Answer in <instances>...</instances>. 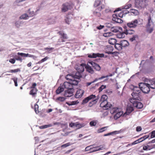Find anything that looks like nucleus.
Wrapping results in <instances>:
<instances>
[{
    "label": "nucleus",
    "instance_id": "33",
    "mask_svg": "<svg viewBox=\"0 0 155 155\" xmlns=\"http://www.w3.org/2000/svg\"><path fill=\"white\" fill-rule=\"evenodd\" d=\"M88 64H89L90 65H91L94 69L97 70V64L96 63L93 61H91L89 62Z\"/></svg>",
    "mask_w": 155,
    "mask_h": 155
},
{
    "label": "nucleus",
    "instance_id": "9",
    "mask_svg": "<svg viewBox=\"0 0 155 155\" xmlns=\"http://www.w3.org/2000/svg\"><path fill=\"white\" fill-rule=\"evenodd\" d=\"M86 64H81L80 65L78 66L77 67H76V68L77 71H74L73 72L72 74H74V73H78L80 75V78L81 77V73L83 72L84 70V68H85Z\"/></svg>",
    "mask_w": 155,
    "mask_h": 155
},
{
    "label": "nucleus",
    "instance_id": "3",
    "mask_svg": "<svg viewBox=\"0 0 155 155\" xmlns=\"http://www.w3.org/2000/svg\"><path fill=\"white\" fill-rule=\"evenodd\" d=\"M110 113L114 114V118L117 120L120 118L123 114V112L120 108L115 107L112 108L110 111Z\"/></svg>",
    "mask_w": 155,
    "mask_h": 155
},
{
    "label": "nucleus",
    "instance_id": "20",
    "mask_svg": "<svg viewBox=\"0 0 155 155\" xmlns=\"http://www.w3.org/2000/svg\"><path fill=\"white\" fill-rule=\"evenodd\" d=\"M104 8V5L100 1L97 0V10L101 11Z\"/></svg>",
    "mask_w": 155,
    "mask_h": 155
},
{
    "label": "nucleus",
    "instance_id": "64",
    "mask_svg": "<svg viewBox=\"0 0 155 155\" xmlns=\"http://www.w3.org/2000/svg\"><path fill=\"white\" fill-rule=\"evenodd\" d=\"M148 147H149V145H147L146 146H144L143 147V150H149Z\"/></svg>",
    "mask_w": 155,
    "mask_h": 155
},
{
    "label": "nucleus",
    "instance_id": "29",
    "mask_svg": "<svg viewBox=\"0 0 155 155\" xmlns=\"http://www.w3.org/2000/svg\"><path fill=\"white\" fill-rule=\"evenodd\" d=\"M64 90V89L62 86L59 87L56 91V93L57 94H60Z\"/></svg>",
    "mask_w": 155,
    "mask_h": 155
},
{
    "label": "nucleus",
    "instance_id": "50",
    "mask_svg": "<svg viewBox=\"0 0 155 155\" xmlns=\"http://www.w3.org/2000/svg\"><path fill=\"white\" fill-rule=\"evenodd\" d=\"M65 22L68 24H69L71 21V19L70 18L67 17L65 19Z\"/></svg>",
    "mask_w": 155,
    "mask_h": 155
},
{
    "label": "nucleus",
    "instance_id": "48",
    "mask_svg": "<svg viewBox=\"0 0 155 155\" xmlns=\"http://www.w3.org/2000/svg\"><path fill=\"white\" fill-rule=\"evenodd\" d=\"M66 98L63 97H59L57 98V100H58L62 102L65 100Z\"/></svg>",
    "mask_w": 155,
    "mask_h": 155
},
{
    "label": "nucleus",
    "instance_id": "36",
    "mask_svg": "<svg viewBox=\"0 0 155 155\" xmlns=\"http://www.w3.org/2000/svg\"><path fill=\"white\" fill-rule=\"evenodd\" d=\"M37 90L35 88H33L30 92V94L31 95L34 96L36 94Z\"/></svg>",
    "mask_w": 155,
    "mask_h": 155
},
{
    "label": "nucleus",
    "instance_id": "51",
    "mask_svg": "<svg viewBox=\"0 0 155 155\" xmlns=\"http://www.w3.org/2000/svg\"><path fill=\"white\" fill-rule=\"evenodd\" d=\"M97 124V122L95 121H92L90 123V124L91 126H95Z\"/></svg>",
    "mask_w": 155,
    "mask_h": 155
},
{
    "label": "nucleus",
    "instance_id": "2",
    "mask_svg": "<svg viewBox=\"0 0 155 155\" xmlns=\"http://www.w3.org/2000/svg\"><path fill=\"white\" fill-rule=\"evenodd\" d=\"M130 89L133 90V92L131 94L132 98L130 99H134V100L141 101L142 100V92L138 87H134L131 85L130 86Z\"/></svg>",
    "mask_w": 155,
    "mask_h": 155
},
{
    "label": "nucleus",
    "instance_id": "21",
    "mask_svg": "<svg viewBox=\"0 0 155 155\" xmlns=\"http://www.w3.org/2000/svg\"><path fill=\"white\" fill-rule=\"evenodd\" d=\"M17 54L18 55H20L22 57H28L32 58L34 57V56L32 55L29 54H25L23 53L18 52L17 53Z\"/></svg>",
    "mask_w": 155,
    "mask_h": 155
},
{
    "label": "nucleus",
    "instance_id": "6",
    "mask_svg": "<svg viewBox=\"0 0 155 155\" xmlns=\"http://www.w3.org/2000/svg\"><path fill=\"white\" fill-rule=\"evenodd\" d=\"M99 102L100 103V107H102L104 110H107L112 106V104L108 102L107 101H103L101 102L99 101Z\"/></svg>",
    "mask_w": 155,
    "mask_h": 155
},
{
    "label": "nucleus",
    "instance_id": "41",
    "mask_svg": "<svg viewBox=\"0 0 155 155\" xmlns=\"http://www.w3.org/2000/svg\"><path fill=\"white\" fill-rule=\"evenodd\" d=\"M113 34L111 32H108L103 34V36L106 37L111 36Z\"/></svg>",
    "mask_w": 155,
    "mask_h": 155
},
{
    "label": "nucleus",
    "instance_id": "23",
    "mask_svg": "<svg viewBox=\"0 0 155 155\" xmlns=\"http://www.w3.org/2000/svg\"><path fill=\"white\" fill-rule=\"evenodd\" d=\"M85 68L87 71L89 73L91 74L93 73L94 71L93 68H92L91 66H90V65H89V64H87V65H86Z\"/></svg>",
    "mask_w": 155,
    "mask_h": 155
},
{
    "label": "nucleus",
    "instance_id": "49",
    "mask_svg": "<svg viewBox=\"0 0 155 155\" xmlns=\"http://www.w3.org/2000/svg\"><path fill=\"white\" fill-rule=\"evenodd\" d=\"M106 85H102L98 89L99 92H100L101 91H102L103 89H104L106 88Z\"/></svg>",
    "mask_w": 155,
    "mask_h": 155
},
{
    "label": "nucleus",
    "instance_id": "40",
    "mask_svg": "<svg viewBox=\"0 0 155 155\" xmlns=\"http://www.w3.org/2000/svg\"><path fill=\"white\" fill-rule=\"evenodd\" d=\"M53 126L52 124H49L48 125H46L44 126H41L39 127V128L41 129H44L47 128L48 127H51Z\"/></svg>",
    "mask_w": 155,
    "mask_h": 155
},
{
    "label": "nucleus",
    "instance_id": "8",
    "mask_svg": "<svg viewBox=\"0 0 155 155\" xmlns=\"http://www.w3.org/2000/svg\"><path fill=\"white\" fill-rule=\"evenodd\" d=\"M130 102L132 103L133 106L138 109H141L143 107V104L137 100H134V99H129Z\"/></svg>",
    "mask_w": 155,
    "mask_h": 155
},
{
    "label": "nucleus",
    "instance_id": "43",
    "mask_svg": "<svg viewBox=\"0 0 155 155\" xmlns=\"http://www.w3.org/2000/svg\"><path fill=\"white\" fill-rule=\"evenodd\" d=\"M20 70L19 68H17L14 70H11L10 71L8 72H11L12 73H15L18 72H20Z\"/></svg>",
    "mask_w": 155,
    "mask_h": 155
},
{
    "label": "nucleus",
    "instance_id": "54",
    "mask_svg": "<svg viewBox=\"0 0 155 155\" xmlns=\"http://www.w3.org/2000/svg\"><path fill=\"white\" fill-rule=\"evenodd\" d=\"M131 6V4H129L127 5H125L124 8H123L125 9H127L129 8Z\"/></svg>",
    "mask_w": 155,
    "mask_h": 155
},
{
    "label": "nucleus",
    "instance_id": "52",
    "mask_svg": "<svg viewBox=\"0 0 155 155\" xmlns=\"http://www.w3.org/2000/svg\"><path fill=\"white\" fill-rule=\"evenodd\" d=\"M138 36L137 35H134L133 36V37L130 38V40L131 41H133L134 40H135L136 38H137Z\"/></svg>",
    "mask_w": 155,
    "mask_h": 155
},
{
    "label": "nucleus",
    "instance_id": "38",
    "mask_svg": "<svg viewBox=\"0 0 155 155\" xmlns=\"http://www.w3.org/2000/svg\"><path fill=\"white\" fill-rule=\"evenodd\" d=\"M110 30L112 32L115 33H117L118 31V27L114 26L110 29Z\"/></svg>",
    "mask_w": 155,
    "mask_h": 155
},
{
    "label": "nucleus",
    "instance_id": "11",
    "mask_svg": "<svg viewBox=\"0 0 155 155\" xmlns=\"http://www.w3.org/2000/svg\"><path fill=\"white\" fill-rule=\"evenodd\" d=\"M113 47L111 45L107 46L105 48V51L106 53L108 54H113L117 53L116 52H112L113 50Z\"/></svg>",
    "mask_w": 155,
    "mask_h": 155
},
{
    "label": "nucleus",
    "instance_id": "32",
    "mask_svg": "<svg viewBox=\"0 0 155 155\" xmlns=\"http://www.w3.org/2000/svg\"><path fill=\"white\" fill-rule=\"evenodd\" d=\"M119 133V131H114L113 132L109 133L107 134H105L104 135V136H108L110 135H113L114 134H117Z\"/></svg>",
    "mask_w": 155,
    "mask_h": 155
},
{
    "label": "nucleus",
    "instance_id": "24",
    "mask_svg": "<svg viewBox=\"0 0 155 155\" xmlns=\"http://www.w3.org/2000/svg\"><path fill=\"white\" fill-rule=\"evenodd\" d=\"M154 26H146V31L149 33H151L153 30Z\"/></svg>",
    "mask_w": 155,
    "mask_h": 155
},
{
    "label": "nucleus",
    "instance_id": "26",
    "mask_svg": "<svg viewBox=\"0 0 155 155\" xmlns=\"http://www.w3.org/2000/svg\"><path fill=\"white\" fill-rule=\"evenodd\" d=\"M29 17V16L26 13L24 14L21 15L19 17L21 19L27 20Z\"/></svg>",
    "mask_w": 155,
    "mask_h": 155
},
{
    "label": "nucleus",
    "instance_id": "44",
    "mask_svg": "<svg viewBox=\"0 0 155 155\" xmlns=\"http://www.w3.org/2000/svg\"><path fill=\"white\" fill-rule=\"evenodd\" d=\"M106 128L107 127H104L100 129L97 130V133H100L106 130Z\"/></svg>",
    "mask_w": 155,
    "mask_h": 155
},
{
    "label": "nucleus",
    "instance_id": "18",
    "mask_svg": "<svg viewBox=\"0 0 155 155\" xmlns=\"http://www.w3.org/2000/svg\"><path fill=\"white\" fill-rule=\"evenodd\" d=\"M113 20L115 21L117 23H121L123 22V20L120 18H119L118 17L117 15V14L113 15Z\"/></svg>",
    "mask_w": 155,
    "mask_h": 155
},
{
    "label": "nucleus",
    "instance_id": "45",
    "mask_svg": "<svg viewBox=\"0 0 155 155\" xmlns=\"http://www.w3.org/2000/svg\"><path fill=\"white\" fill-rule=\"evenodd\" d=\"M34 108H35V110L36 113V114H38L39 113L38 111V105L37 104H35L34 106Z\"/></svg>",
    "mask_w": 155,
    "mask_h": 155
},
{
    "label": "nucleus",
    "instance_id": "63",
    "mask_svg": "<svg viewBox=\"0 0 155 155\" xmlns=\"http://www.w3.org/2000/svg\"><path fill=\"white\" fill-rule=\"evenodd\" d=\"M136 130L137 132L140 131L142 130V128L140 126H138L136 127Z\"/></svg>",
    "mask_w": 155,
    "mask_h": 155
},
{
    "label": "nucleus",
    "instance_id": "27",
    "mask_svg": "<svg viewBox=\"0 0 155 155\" xmlns=\"http://www.w3.org/2000/svg\"><path fill=\"white\" fill-rule=\"evenodd\" d=\"M134 110L133 107H132L130 106H128L127 108L126 113H127V114H129L133 111Z\"/></svg>",
    "mask_w": 155,
    "mask_h": 155
},
{
    "label": "nucleus",
    "instance_id": "58",
    "mask_svg": "<svg viewBox=\"0 0 155 155\" xmlns=\"http://www.w3.org/2000/svg\"><path fill=\"white\" fill-rule=\"evenodd\" d=\"M117 15L120 18H122L123 17V16H124V15L122 11L120 12Z\"/></svg>",
    "mask_w": 155,
    "mask_h": 155
},
{
    "label": "nucleus",
    "instance_id": "30",
    "mask_svg": "<svg viewBox=\"0 0 155 155\" xmlns=\"http://www.w3.org/2000/svg\"><path fill=\"white\" fill-rule=\"evenodd\" d=\"M116 39L114 38H110L108 40V42L111 45H114L116 43Z\"/></svg>",
    "mask_w": 155,
    "mask_h": 155
},
{
    "label": "nucleus",
    "instance_id": "17",
    "mask_svg": "<svg viewBox=\"0 0 155 155\" xmlns=\"http://www.w3.org/2000/svg\"><path fill=\"white\" fill-rule=\"evenodd\" d=\"M84 93V91L81 89L78 90L76 92L75 97L77 98H81L83 95Z\"/></svg>",
    "mask_w": 155,
    "mask_h": 155
},
{
    "label": "nucleus",
    "instance_id": "12",
    "mask_svg": "<svg viewBox=\"0 0 155 155\" xmlns=\"http://www.w3.org/2000/svg\"><path fill=\"white\" fill-rule=\"evenodd\" d=\"M74 89L73 88L65 90L64 95L65 97H70L73 95Z\"/></svg>",
    "mask_w": 155,
    "mask_h": 155
},
{
    "label": "nucleus",
    "instance_id": "57",
    "mask_svg": "<svg viewBox=\"0 0 155 155\" xmlns=\"http://www.w3.org/2000/svg\"><path fill=\"white\" fill-rule=\"evenodd\" d=\"M149 150H150L152 149L155 148V144H153L151 145H149L148 147Z\"/></svg>",
    "mask_w": 155,
    "mask_h": 155
},
{
    "label": "nucleus",
    "instance_id": "31",
    "mask_svg": "<svg viewBox=\"0 0 155 155\" xmlns=\"http://www.w3.org/2000/svg\"><path fill=\"white\" fill-rule=\"evenodd\" d=\"M15 26L18 28H19L20 26H22L23 22L20 21H18L15 22Z\"/></svg>",
    "mask_w": 155,
    "mask_h": 155
},
{
    "label": "nucleus",
    "instance_id": "5",
    "mask_svg": "<svg viewBox=\"0 0 155 155\" xmlns=\"http://www.w3.org/2000/svg\"><path fill=\"white\" fill-rule=\"evenodd\" d=\"M96 96L95 95H91L90 96L86 97L82 101L83 104L87 103L89 100H92L91 102H90V104L92 103V104H95L96 102V100L97 99L96 98Z\"/></svg>",
    "mask_w": 155,
    "mask_h": 155
},
{
    "label": "nucleus",
    "instance_id": "42",
    "mask_svg": "<svg viewBox=\"0 0 155 155\" xmlns=\"http://www.w3.org/2000/svg\"><path fill=\"white\" fill-rule=\"evenodd\" d=\"M88 57L90 58H96L97 57V54L92 53L90 54H88Z\"/></svg>",
    "mask_w": 155,
    "mask_h": 155
},
{
    "label": "nucleus",
    "instance_id": "15",
    "mask_svg": "<svg viewBox=\"0 0 155 155\" xmlns=\"http://www.w3.org/2000/svg\"><path fill=\"white\" fill-rule=\"evenodd\" d=\"M85 150L86 151H90L89 153H91L97 151V148L94 147L93 145H91L86 147L85 148Z\"/></svg>",
    "mask_w": 155,
    "mask_h": 155
},
{
    "label": "nucleus",
    "instance_id": "53",
    "mask_svg": "<svg viewBox=\"0 0 155 155\" xmlns=\"http://www.w3.org/2000/svg\"><path fill=\"white\" fill-rule=\"evenodd\" d=\"M14 81V83H15V86L16 87L18 86V84H17V80L18 79L16 78H13L12 79Z\"/></svg>",
    "mask_w": 155,
    "mask_h": 155
},
{
    "label": "nucleus",
    "instance_id": "61",
    "mask_svg": "<svg viewBox=\"0 0 155 155\" xmlns=\"http://www.w3.org/2000/svg\"><path fill=\"white\" fill-rule=\"evenodd\" d=\"M9 62H11L12 64H14L15 62V60L13 58H11L9 60Z\"/></svg>",
    "mask_w": 155,
    "mask_h": 155
},
{
    "label": "nucleus",
    "instance_id": "46",
    "mask_svg": "<svg viewBox=\"0 0 155 155\" xmlns=\"http://www.w3.org/2000/svg\"><path fill=\"white\" fill-rule=\"evenodd\" d=\"M113 74H109V75H107L105 76H102L101 78H97V80H101L103 78H107L108 77H111L113 76Z\"/></svg>",
    "mask_w": 155,
    "mask_h": 155
},
{
    "label": "nucleus",
    "instance_id": "10",
    "mask_svg": "<svg viewBox=\"0 0 155 155\" xmlns=\"http://www.w3.org/2000/svg\"><path fill=\"white\" fill-rule=\"evenodd\" d=\"M62 6V12H65L67 11L68 10L72 8L73 7V5L72 4H71L69 3H65L63 4Z\"/></svg>",
    "mask_w": 155,
    "mask_h": 155
},
{
    "label": "nucleus",
    "instance_id": "39",
    "mask_svg": "<svg viewBox=\"0 0 155 155\" xmlns=\"http://www.w3.org/2000/svg\"><path fill=\"white\" fill-rule=\"evenodd\" d=\"M107 96L106 95H103L101 97L100 100V102L103 101H107Z\"/></svg>",
    "mask_w": 155,
    "mask_h": 155
},
{
    "label": "nucleus",
    "instance_id": "7",
    "mask_svg": "<svg viewBox=\"0 0 155 155\" xmlns=\"http://www.w3.org/2000/svg\"><path fill=\"white\" fill-rule=\"evenodd\" d=\"M146 1L147 0H136L135 5L137 8L140 9L145 6Z\"/></svg>",
    "mask_w": 155,
    "mask_h": 155
},
{
    "label": "nucleus",
    "instance_id": "55",
    "mask_svg": "<svg viewBox=\"0 0 155 155\" xmlns=\"http://www.w3.org/2000/svg\"><path fill=\"white\" fill-rule=\"evenodd\" d=\"M71 144L70 143H66V144H64L61 145V147H68Z\"/></svg>",
    "mask_w": 155,
    "mask_h": 155
},
{
    "label": "nucleus",
    "instance_id": "14",
    "mask_svg": "<svg viewBox=\"0 0 155 155\" xmlns=\"http://www.w3.org/2000/svg\"><path fill=\"white\" fill-rule=\"evenodd\" d=\"M147 84L151 89H155V79L153 78L149 80Z\"/></svg>",
    "mask_w": 155,
    "mask_h": 155
},
{
    "label": "nucleus",
    "instance_id": "1",
    "mask_svg": "<svg viewBox=\"0 0 155 155\" xmlns=\"http://www.w3.org/2000/svg\"><path fill=\"white\" fill-rule=\"evenodd\" d=\"M80 77V75L78 73L70 74L66 75L65 78L69 80V82H65L62 85L64 90L73 88V85H76L78 84L79 81L77 79H79Z\"/></svg>",
    "mask_w": 155,
    "mask_h": 155
},
{
    "label": "nucleus",
    "instance_id": "13",
    "mask_svg": "<svg viewBox=\"0 0 155 155\" xmlns=\"http://www.w3.org/2000/svg\"><path fill=\"white\" fill-rule=\"evenodd\" d=\"M138 21L137 19H135L127 23V25L129 28H135L137 25Z\"/></svg>",
    "mask_w": 155,
    "mask_h": 155
},
{
    "label": "nucleus",
    "instance_id": "28",
    "mask_svg": "<svg viewBox=\"0 0 155 155\" xmlns=\"http://www.w3.org/2000/svg\"><path fill=\"white\" fill-rule=\"evenodd\" d=\"M153 26V23L151 20V16H150L148 18V22L146 26Z\"/></svg>",
    "mask_w": 155,
    "mask_h": 155
},
{
    "label": "nucleus",
    "instance_id": "34",
    "mask_svg": "<svg viewBox=\"0 0 155 155\" xmlns=\"http://www.w3.org/2000/svg\"><path fill=\"white\" fill-rule=\"evenodd\" d=\"M150 137L149 135H145L144 136H143V137L140 138L138 139V140H139L140 142H141L143 141L144 140H145L146 139L149 138V137Z\"/></svg>",
    "mask_w": 155,
    "mask_h": 155
},
{
    "label": "nucleus",
    "instance_id": "37",
    "mask_svg": "<svg viewBox=\"0 0 155 155\" xmlns=\"http://www.w3.org/2000/svg\"><path fill=\"white\" fill-rule=\"evenodd\" d=\"M150 136V138L149 139L150 140L151 138L155 137V130H153L149 133V134Z\"/></svg>",
    "mask_w": 155,
    "mask_h": 155
},
{
    "label": "nucleus",
    "instance_id": "35",
    "mask_svg": "<svg viewBox=\"0 0 155 155\" xmlns=\"http://www.w3.org/2000/svg\"><path fill=\"white\" fill-rule=\"evenodd\" d=\"M115 45L114 46L115 48L118 50H121L122 49V48L120 45V43H116Z\"/></svg>",
    "mask_w": 155,
    "mask_h": 155
},
{
    "label": "nucleus",
    "instance_id": "47",
    "mask_svg": "<svg viewBox=\"0 0 155 155\" xmlns=\"http://www.w3.org/2000/svg\"><path fill=\"white\" fill-rule=\"evenodd\" d=\"M49 58L47 56L45 57L44 58L42 59L41 61H39L38 63V64H40L42 62H43L46 61H47L48 59Z\"/></svg>",
    "mask_w": 155,
    "mask_h": 155
},
{
    "label": "nucleus",
    "instance_id": "62",
    "mask_svg": "<svg viewBox=\"0 0 155 155\" xmlns=\"http://www.w3.org/2000/svg\"><path fill=\"white\" fill-rule=\"evenodd\" d=\"M104 148V147L103 146H100L99 147H97V151H99L103 150Z\"/></svg>",
    "mask_w": 155,
    "mask_h": 155
},
{
    "label": "nucleus",
    "instance_id": "60",
    "mask_svg": "<svg viewBox=\"0 0 155 155\" xmlns=\"http://www.w3.org/2000/svg\"><path fill=\"white\" fill-rule=\"evenodd\" d=\"M97 79H96L94 80L93 81L90 82H87L86 83L87 86H88L91 85L92 83H94V82H95L97 81Z\"/></svg>",
    "mask_w": 155,
    "mask_h": 155
},
{
    "label": "nucleus",
    "instance_id": "16",
    "mask_svg": "<svg viewBox=\"0 0 155 155\" xmlns=\"http://www.w3.org/2000/svg\"><path fill=\"white\" fill-rule=\"evenodd\" d=\"M127 27L126 26L124 27V30L123 31L124 34H125L126 35H132L134 33L135 31L134 30L132 29H127Z\"/></svg>",
    "mask_w": 155,
    "mask_h": 155
},
{
    "label": "nucleus",
    "instance_id": "4",
    "mask_svg": "<svg viewBox=\"0 0 155 155\" xmlns=\"http://www.w3.org/2000/svg\"><path fill=\"white\" fill-rule=\"evenodd\" d=\"M139 87L141 91H142L143 93L146 94L148 93L150 91V89H151L146 83H140Z\"/></svg>",
    "mask_w": 155,
    "mask_h": 155
},
{
    "label": "nucleus",
    "instance_id": "56",
    "mask_svg": "<svg viewBox=\"0 0 155 155\" xmlns=\"http://www.w3.org/2000/svg\"><path fill=\"white\" fill-rule=\"evenodd\" d=\"M106 26L107 28H111L113 27V26L110 23H107L106 24Z\"/></svg>",
    "mask_w": 155,
    "mask_h": 155
},
{
    "label": "nucleus",
    "instance_id": "22",
    "mask_svg": "<svg viewBox=\"0 0 155 155\" xmlns=\"http://www.w3.org/2000/svg\"><path fill=\"white\" fill-rule=\"evenodd\" d=\"M120 43L122 48L128 46L129 45V42L126 40H123L121 41Z\"/></svg>",
    "mask_w": 155,
    "mask_h": 155
},
{
    "label": "nucleus",
    "instance_id": "19",
    "mask_svg": "<svg viewBox=\"0 0 155 155\" xmlns=\"http://www.w3.org/2000/svg\"><path fill=\"white\" fill-rule=\"evenodd\" d=\"M39 11V9L37 10L35 12L33 11H32L30 9H29L28 11V13L29 14V16L30 17H33L37 14V12Z\"/></svg>",
    "mask_w": 155,
    "mask_h": 155
},
{
    "label": "nucleus",
    "instance_id": "25",
    "mask_svg": "<svg viewBox=\"0 0 155 155\" xmlns=\"http://www.w3.org/2000/svg\"><path fill=\"white\" fill-rule=\"evenodd\" d=\"M58 33L61 35V38L63 39H68V37H67V35L64 33L63 32L59 31Z\"/></svg>",
    "mask_w": 155,
    "mask_h": 155
},
{
    "label": "nucleus",
    "instance_id": "59",
    "mask_svg": "<svg viewBox=\"0 0 155 155\" xmlns=\"http://www.w3.org/2000/svg\"><path fill=\"white\" fill-rule=\"evenodd\" d=\"M16 60L18 61H19L21 62H22V58L19 56H16V58H15Z\"/></svg>",
    "mask_w": 155,
    "mask_h": 155
}]
</instances>
